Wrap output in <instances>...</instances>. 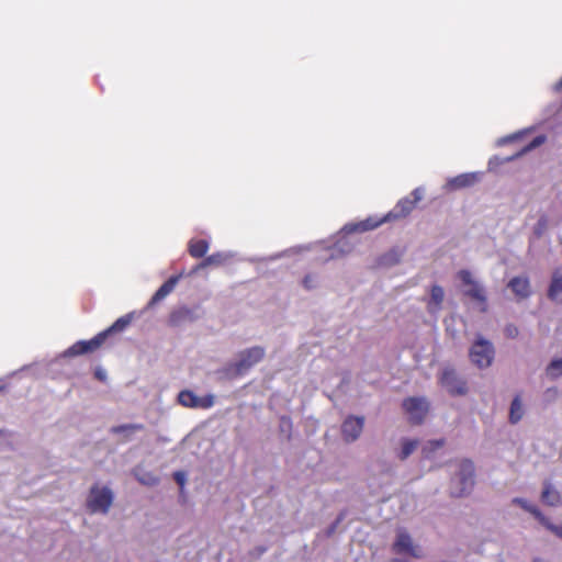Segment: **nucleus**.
I'll list each match as a JSON object with an SVG mask.
<instances>
[{
  "instance_id": "32",
  "label": "nucleus",
  "mask_w": 562,
  "mask_h": 562,
  "mask_svg": "<svg viewBox=\"0 0 562 562\" xmlns=\"http://www.w3.org/2000/svg\"><path fill=\"white\" fill-rule=\"evenodd\" d=\"M318 277L316 274H306L302 280V285L306 290H314L318 286Z\"/></svg>"
},
{
  "instance_id": "14",
  "label": "nucleus",
  "mask_w": 562,
  "mask_h": 562,
  "mask_svg": "<svg viewBox=\"0 0 562 562\" xmlns=\"http://www.w3.org/2000/svg\"><path fill=\"white\" fill-rule=\"evenodd\" d=\"M507 288L514 293L517 300H526L531 295L530 279L527 276H517L512 278Z\"/></svg>"
},
{
  "instance_id": "34",
  "label": "nucleus",
  "mask_w": 562,
  "mask_h": 562,
  "mask_svg": "<svg viewBox=\"0 0 562 562\" xmlns=\"http://www.w3.org/2000/svg\"><path fill=\"white\" fill-rule=\"evenodd\" d=\"M548 530H550L552 533H554L557 537L562 539V525H553L550 522V520L547 518V524L543 525Z\"/></svg>"
},
{
  "instance_id": "36",
  "label": "nucleus",
  "mask_w": 562,
  "mask_h": 562,
  "mask_svg": "<svg viewBox=\"0 0 562 562\" xmlns=\"http://www.w3.org/2000/svg\"><path fill=\"white\" fill-rule=\"evenodd\" d=\"M507 158H508V157H506V158H504V159H501V158H498V157H496V156H495V157H493V158H491V159H490V161H488V170H494V168H495L496 166H498V165H501V164H505V162H507V161H506V159H507Z\"/></svg>"
},
{
  "instance_id": "11",
  "label": "nucleus",
  "mask_w": 562,
  "mask_h": 562,
  "mask_svg": "<svg viewBox=\"0 0 562 562\" xmlns=\"http://www.w3.org/2000/svg\"><path fill=\"white\" fill-rule=\"evenodd\" d=\"M364 422L363 416L350 415L346 417L341 424V436L344 441L347 443L357 441L363 431Z\"/></svg>"
},
{
  "instance_id": "41",
  "label": "nucleus",
  "mask_w": 562,
  "mask_h": 562,
  "mask_svg": "<svg viewBox=\"0 0 562 562\" xmlns=\"http://www.w3.org/2000/svg\"><path fill=\"white\" fill-rule=\"evenodd\" d=\"M176 480L180 483V484H183L184 483V475L181 474V473H177L176 474Z\"/></svg>"
},
{
  "instance_id": "25",
  "label": "nucleus",
  "mask_w": 562,
  "mask_h": 562,
  "mask_svg": "<svg viewBox=\"0 0 562 562\" xmlns=\"http://www.w3.org/2000/svg\"><path fill=\"white\" fill-rule=\"evenodd\" d=\"M546 375L550 380H557L562 376V357L553 358L546 368Z\"/></svg>"
},
{
  "instance_id": "5",
  "label": "nucleus",
  "mask_w": 562,
  "mask_h": 562,
  "mask_svg": "<svg viewBox=\"0 0 562 562\" xmlns=\"http://www.w3.org/2000/svg\"><path fill=\"white\" fill-rule=\"evenodd\" d=\"M114 501L112 490L103 485H94L88 495L87 506L93 514H108Z\"/></svg>"
},
{
  "instance_id": "43",
  "label": "nucleus",
  "mask_w": 562,
  "mask_h": 562,
  "mask_svg": "<svg viewBox=\"0 0 562 562\" xmlns=\"http://www.w3.org/2000/svg\"><path fill=\"white\" fill-rule=\"evenodd\" d=\"M3 389H4V384L0 383V391H2Z\"/></svg>"
},
{
  "instance_id": "29",
  "label": "nucleus",
  "mask_w": 562,
  "mask_h": 562,
  "mask_svg": "<svg viewBox=\"0 0 562 562\" xmlns=\"http://www.w3.org/2000/svg\"><path fill=\"white\" fill-rule=\"evenodd\" d=\"M418 443L416 439H403L401 442L400 459H407L417 449Z\"/></svg>"
},
{
  "instance_id": "19",
  "label": "nucleus",
  "mask_w": 562,
  "mask_h": 562,
  "mask_svg": "<svg viewBox=\"0 0 562 562\" xmlns=\"http://www.w3.org/2000/svg\"><path fill=\"white\" fill-rule=\"evenodd\" d=\"M180 276L171 277L168 281H166L154 294L151 297L150 304H155L161 300H164L167 295H169L177 283L179 282Z\"/></svg>"
},
{
  "instance_id": "33",
  "label": "nucleus",
  "mask_w": 562,
  "mask_h": 562,
  "mask_svg": "<svg viewBox=\"0 0 562 562\" xmlns=\"http://www.w3.org/2000/svg\"><path fill=\"white\" fill-rule=\"evenodd\" d=\"M522 134H524V132H518V133H514L512 135L498 138L496 140V145L497 146H504L507 143H510V142H514V140L518 139L519 137H521Z\"/></svg>"
},
{
  "instance_id": "7",
  "label": "nucleus",
  "mask_w": 562,
  "mask_h": 562,
  "mask_svg": "<svg viewBox=\"0 0 562 562\" xmlns=\"http://www.w3.org/2000/svg\"><path fill=\"white\" fill-rule=\"evenodd\" d=\"M393 551L396 554H404L414 559H424L425 550L420 544L416 543L413 538L404 530H400L393 543Z\"/></svg>"
},
{
  "instance_id": "27",
  "label": "nucleus",
  "mask_w": 562,
  "mask_h": 562,
  "mask_svg": "<svg viewBox=\"0 0 562 562\" xmlns=\"http://www.w3.org/2000/svg\"><path fill=\"white\" fill-rule=\"evenodd\" d=\"M231 258H232L231 254H226V252L213 254V255L206 257L203 260V262L200 263V266L198 268H205L207 266H213V265H222Z\"/></svg>"
},
{
  "instance_id": "38",
  "label": "nucleus",
  "mask_w": 562,
  "mask_h": 562,
  "mask_svg": "<svg viewBox=\"0 0 562 562\" xmlns=\"http://www.w3.org/2000/svg\"><path fill=\"white\" fill-rule=\"evenodd\" d=\"M95 378L102 382H104L106 380V372L105 370L103 369H98L95 371Z\"/></svg>"
},
{
  "instance_id": "15",
  "label": "nucleus",
  "mask_w": 562,
  "mask_h": 562,
  "mask_svg": "<svg viewBox=\"0 0 562 562\" xmlns=\"http://www.w3.org/2000/svg\"><path fill=\"white\" fill-rule=\"evenodd\" d=\"M405 254L403 247H393L375 259L376 268H391L398 265Z\"/></svg>"
},
{
  "instance_id": "6",
  "label": "nucleus",
  "mask_w": 562,
  "mask_h": 562,
  "mask_svg": "<svg viewBox=\"0 0 562 562\" xmlns=\"http://www.w3.org/2000/svg\"><path fill=\"white\" fill-rule=\"evenodd\" d=\"M266 356V349L261 346H254L241 350L234 363L235 371L238 374H244L250 368L259 363Z\"/></svg>"
},
{
  "instance_id": "31",
  "label": "nucleus",
  "mask_w": 562,
  "mask_h": 562,
  "mask_svg": "<svg viewBox=\"0 0 562 562\" xmlns=\"http://www.w3.org/2000/svg\"><path fill=\"white\" fill-rule=\"evenodd\" d=\"M131 323L130 316H123L119 318L106 331L108 335L113 331H122L126 328V326Z\"/></svg>"
},
{
  "instance_id": "22",
  "label": "nucleus",
  "mask_w": 562,
  "mask_h": 562,
  "mask_svg": "<svg viewBox=\"0 0 562 562\" xmlns=\"http://www.w3.org/2000/svg\"><path fill=\"white\" fill-rule=\"evenodd\" d=\"M541 501L549 506H559L561 504V495L551 484L547 483L541 492Z\"/></svg>"
},
{
  "instance_id": "30",
  "label": "nucleus",
  "mask_w": 562,
  "mask_h": 562,
  "mask_svg": "<svg viewBox=\"0 0 562 562\" xmlns=\"http://www.w3.org/2000/svg\"><path fill=\"white\" fill-rule=\"evenodd\" d=\"M443 445V439L429 440L424 445L423 453L425 454V457L429 458L436 450L441 449Z\"/></svg>"
},
{
  "instance_id": "17",
  "label": "nucleus",
  "mask_w": 562,
  "mask_h": 562,
  "mask_svg": "<svg viewBox=\"0 0 562 562\" xmlns=\"http://www.w3.org/2000/svg\"><path fill=\"white\" fill-rule=\"evenodd\" d=\"M548 296L557 303H562V272L560 270L552 273Z\"/></svg>"
},
{
  "instance_id": "2",
  "label": "nucleus",
  "mask_w": 562,
  "mask_h": 562,
  "mask_svg": "<svg viewBox=\"0 0 562 562\" xmlns=\"http://www.w3.org/2000/svg\"><path fill=\"white\" fill-rule=\"evenodd\" d=\"M461 282V289L465 296L470 297L476 305L480 312H486L487 294L482 282L469 270L462 269L457 273Z\"/></svg>"
},
{
  "instance_id": "39",
  "label": "nucleus",
  "mask_w": 562,
  "mask_h": 562,
  "mask_svg": "<svg viewBox=\"0 0 562 562\" xmlns=\"http://www.w3.org/2000/svg\"><path fill=\"white\" fill-rule=\"evenodd\" d=\"M507 335L510 336V337H515L518 333L517 328L515 327H507Z\"/></svg>"
},
{
  "instance_id": "18",
  "label": "nucleus",
  "mask_w": 562,
  "mask_h": 562,
  "mask_svg": "<svg viewBox=\"0 0 562 562\" xmlns=\"http://www.w3.org/2000/svg\"><path fill=\"white\" fill-rule=\"evenodd\" d=\"M445 299V291L440 285H432L430 290V297L427 304L428 312L437 314L442 306Z\"/></svg>"
},
{
  "instance_id": "8",
  "label": "nucleus",
  "mask_w": 562,
  "mask_h": 562,
  "mask_svg": "<svg viewBox=\"0 0 562 562\" xmlns=\"http://www.w3.org/2000/svg\"><path fill=\"white\" fill-rule=\"evenodd\" d=\"M177 403L186 408L207 409L214 405L215 400L212 394L199 396L191 390H182L177 396Z\"/></svg>"
},
{
  "instance_id": "26",
  "label": "nucleus",
  "mask_w": 562,
  "mask_h": 562,
  "mask_svg": "<svg viewBox=\"0 0 562 562\" xmlns=\"http://www.w3.org/2000/svg\"><path fill=\"white\" fill-rule=\"evenodd\" d=\"M546 136L544 135H539L537 136L536 138L532 139L531 143H529L527 146H525L521 150H519L518 153H516L515 155L513 156H509L506 161H513L524 155H526L527 153L531 151L532 149L541 146L544 142H546Z\"/></svg>"
},
{
  "instance_id": "9",
  "label": "nucleus",
  "mask_w": 562,
  "mask_h": 562,
  "mask_svg": "<svg viewBox=\"0 0 562 562\" xmlns=\"http://www.w3.org/2000/svg\"><path fill=\"white\" fill-rule=\"evenodd\" d=\"M439 382L451 395H465L468 392L467 382L451 368L441 371Z\"/></svg>"
},
{
  "instance_id": "1",
  "label": "nucleus",
  "mask_w": 562,
  "mask_h": 562,
  "mask_svg": "<svg viewBox=\"0 0 562 562\" xmlns=\"http://www.w3.org/2000/svg\"><path fill=\"white\" fill-rule=\"evenodd\" d=\"M415 207V202H412L408 198H404L398 201L395 209L389 212L382 218L368 217L364 221L358 223H351L344 226L342 231L347 234L351 233H363L372 231L385 222L397 220L407 216Z\"/></svg>"
},
{
  "instance_id": "16",
  "label": "nucleus",
  "mask_w": 562,
  "mask_h": 562,
  "mask_svg": "<svg viewBox=\"0 0 562 562\" xmlns=\"http://www.w3.org/2000/svg\"><path fill=\"white\" fill-rule=\"evenodd\" d=\"M108 337V331L100 333L90 340H81L72 345V355H83L95 351Z\"/></svg>"
},
{
  "instance_id": "10",
  "label": "nucleus",
  "mask_w": 562,
  "mask_h": 562,
  "mask_svg": "<svg viewBox=\"0 0 562 562\" xmlns=\"http://www.w3.org/2000/svg\"><path fill=\"white\" fill-rule=\"evenodd\" d=\"M403 408L412 423L419 424L426 417L429 405L423 397H409L403 402Z\"/></svg>"
},
{
  "instance_id": "20",
  "label": "nucleus",
  "mask_w": 562,
  "mask_h": 562,
  "mask_svg": "<svg viewBox=\"0 0 562 562\" xmlns=\"http://www.w3.org/2000/svg\"><path fill=\"white\" fill-rule=\"evenodd\" d=\"M134 475L140 484L146 486H155L159 483L158 475L139 465L134 469Z\"/></svg>"
},
{
  "instance_id": "24",
  "label": "nucleus",
  "mask_w": 562,
  "mask_h": 562,
  "mask_svg": "<svg viewBox=\"0 0 562 562\" xmlns=\"http://www.w3.org/2000/svg\"><path fill=\"white\" fill-rule=\"evenodd\" d=\"M330 251L327 260H334L349 255L352 251V245L347 241H338L333 247L328 248Z\"/></svg>"
},
{
  "instance_id": "4",
  "label": "nucleus",
  "mask_w": 562,
  "mask_h": 562,
  "mask_svg": "<svg viewBox=\"0 0 562 562\" xmlns=\"http://www.w3.org/2000/svg\"><path fill=\"white\" fill-rule=\"evenodd\" d=\"M469 359L479 369L490 368L495 359L494 345L481 335H477L469 349Z\"/></svg>"
},
{
  "instance_id": "23",
  "label": "nucleus",
  "mask_w": 562,
  "mask_h": 562,
  "mask_svg": "<svg viewBox=\"0 0 562 562\" xmlns=\"http://www.w3.org/2000/svg\"><path fill=\"white\" fill-rule=\"evenodd\" d=\"M525 415V408L522 401L519 396H516L510 404L509 408V422L510 424L519 423Z\"/></svg>"
},
{
  "instance_id": "3",
  "label": "nucleus",
  "mask_w": 562,
  "mask_h": 562,
  "mask_svg": "<svg viewBox=\"0 0 562 562\" xmlns=\"http://www.w3.org/2000/svg\"><path fill=\"white\" fill-rule=\"evenodd\" d=\"M474 464L470 460H461L450 483L452 496L462 497L471 493L474 486Z\"/></svg>"
},
{
  "instance_id": "12",
  "label": "nucleus",
  "mask_w": 562,
  "mask_h": 562,
  "mask_svg": "<svg viewBox=\"0 0 562 562\" xmlns=\"http://www.w3.org/2000/svg\"><path fill=\"white\" fill-rule=\"evenodd\" d=\"M70 369V348L64 350L47 364V374L52 379L67 376Z\"/></svg>"
},
{
  "instance_id": "28",
  "label": "nucleus",
  "mask_w": 562,
  "mask_h": 562,
  "mask_svg": "<svg viewBox=\"0 0 562 562\" xmlns=\"http://www.w3.org/2000/svg\"><path fill=\"white\" fill-rule=\"evenodd\" d=\"M209 250L206 240H192L189 245V251L192 257H203Z\"/></svg>"
},
{
  "instance_id": "42",
  "label": "nucleus",
  "mask_w": 562,
  "mask_h": 562,
  "mask_svg": "<svg viewBox=\"0 0 562 562\" xmlns=\"http://www.w3.org/2000/svg\"><path fill=\"white\" fill-rule=\"evenodd\" d=\"M557 89H562V79L558 82Z\"/></svg>"
},
{
  "instance_id": "35",
  "label": "nucleus",
  "mask_w": 562,
  "mask_h": 562,
  "mask_svg": "<svg viewBox=\"0 0 562 562\" xmlns=\"http://www.w3.org/2000/svg\"><path fill=\"white\" fill-rule=\"evenodd\" d=\"M143 427L140 425H125V426L115 427V428H113V430L115 432H119V431L134 432L136 430H140Z\"/></svg>"
},
{
  "instance_id": "21",
  "label": "nucleus",
  "mask_w": 562,
  "mask_h": 562,
  "mask_svg": "<svg viewBox=\"0 0 562 562\" xmlns=\"http://www.w3.org/2000/svg\"><path fill=\"white\" fill-rule=\"evenodd\" d=\"M513 504L518 505L526 512L533 515V517L537 518L540 524H542V525L547 524V517L543 516L542 513L539 510V508L535 504L530 503L529 501L521 498V497H516L513 499Z\"/></svg>"
},
{
  "instance_id": "40",
  "label": "nucleus",
  "mask_w": 562,
  "mask_h": 562,
  "mask_svg": "<svg viewBox=\"0 0 562 562\" xmlns=\"http://www.w3.org/2000/svg\"><path fill=\"white\" fill-rule=\"evenodd\" d=\"M281 426H282V427H290V426H291V422H290V419H289V418H286V417H282V418H281Z\"/></svg>"
},
{
  "instance_id": "37",
  "label": "nucleus",
  "mask_w": 562,
  "mask_h": 562,
  "mask_svg": "<svg viewBox=\"0 0 562 562\" xmlns=\"http://www.w3.org/2000/svg\"><path fill=\"white\" fill-rule=\"evenodd\" d=\"M414 200L412 202H415V205L423 199L424 196V190L422 188H417L413 191Z\"/></svg>"
},
{
  "instance_id": "13",
  "label": "nucleus",
  "mask_w": 562,
  "mask_h": 562,
  "mask_svg": "<svg viewBox=\"0 0 562 562\" xmlns=\"http://www.w3.org/2000/svg\"><path fill=\"white\" fill-rule=\"evenodd\" d=\"M481 172H467L458 175L453 178L447 180L445 184V189L448 191H454L463 188H469L474 186L481 180Z\"/></svg>"
}]
</instances>
